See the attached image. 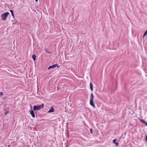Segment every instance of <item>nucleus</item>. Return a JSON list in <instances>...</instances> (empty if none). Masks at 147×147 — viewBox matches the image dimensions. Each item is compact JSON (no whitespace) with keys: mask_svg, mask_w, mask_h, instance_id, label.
<instances>
[{"mask_svg":"<svg viewBox=\"0 0 147 147\" xmlns=\"http://www.w3.org/2000/svg\"><path fill=\"white\" fill-rule=\"evenodd\" d=\"M140 121H141V122H142L144 123H145V121L144 120L141 119L140 120Z\"/></svg>","mask_w":147,"mask_h":147,"instance_id":"10","label":"nucleus"},{"mask_svg":"<svg viewBox=\"0 0 147 147\" xmlns=\"http://www.w3.org/2000/svg\"><path fill=\"white\" fill-rule=\"evenodd\" d=\"M146 141L147 142V135L146 136Z\"/></svg>","mask_w":147,"mask_h":147,"instance_id":"17","label":"nucleus"},{"mask_svg":"<svg viewBox=\"0 0 147 147\" xmlns=\"http://www.w3.org/2000/svg\"><path fill=\"white\" fill-rule=\"evenodd\" d=\"M146 35H147V30L144 33V35H143V37H144Z\"/></svg>","mask_w":147,"mask_h":147,"instance_id":"9","label":"nucleus"},{"mask_svg":"<svg viewBox=\"0 0 147 147\" xmlns=\"http://www.w3.org/2000/svg\"><path fill=\"white\" fill-rule=\"evenodd\" d=\"M3 95V93L2 92H0V96H2Z\"/></svg>","mask_w":147,"mask_h":147,"instance_id":"11","label":"nucleus"},{"mask_svg":"<svg viewBox=\"0 0 147 147\" xmlns=\"http://www.w3.org/2000/svg\"><path fill=\"white\" fill-rule=\"evenodd\" d=\"M90 98L91 99L90 101V104L94 108H95V106L94 102V96L92 93L91 94Z\"/></svg>","mask_w":147,"mask_h":147,"instance_id":"2","label":"nucleus"},{"mask_svg":"<svg viewBox=\"0 0 147 147\" xmlns=\"http://www.w3.org/2000/svg\"><path fill=\"white\" fill-rule=\"evenodd\" d=\"M144 124H145V125L147 126V122H145V123H144Z\"/></svg>","mask_w":147,"mask_h":147,"instance_id":"16","label":"nucleus"},{"mask_svg":"<svg viewBox=\"0 0 147 147\" xmlns=\"http://www.w3.org/2000/svg\"><path fill=\"white\" fill-rule=\"evenodd\" d=\"M29 112L32 116L34 118L35 117V115L33 111L32 110V109L31 111L30 110Z\"/></svg>","mask_w":147,"mask_h":147,"instance_id":"5","label":"nucleus"},{"mask_svg":"<svg viewBox=\"0 0 147 147\" xmlns=\"http://www.w3.org/2000/svg\"><path fill=\"white\" fill-rule=\"evenodd\" d=\"M48 52V53H50V52Z\"/></svg>","mask_w":147,"mask_h":147,"instance_id":"21","label":"nucleus"},{"mask_svg":"<svg viewBox=\"0 0 147 147\" xmlns=\"http://www.w3.org/2000/svg\"><path fill=\"white\" fill-rule=\"evenodd\" d=\"M43 107L44 104L42 103L41 105L38 106L34 105L33 107V109L34 111H38Z\"/></svg>","mask_w":147,"mask_h":147,"instance_id":"1","label":"nucleus"},{"mask_svg":"<svg viewBox=\"0 0 147 147\" xmlns=\"http://www.w3.org/2000/svg\"><path fill=\"white\" fill-rule=\"evenodd\" d=\"M54 111V109L52 108V107L50 109V110L48 111V113H52Z\"/></svg>","mask_w":147,"mask_h":147,"instance_id":"6","label":"nucleus"},{"mask_svg":"<svg viewBox=\"0 0 147 147\" xmlns=\"http://www.w3.org/2000/svg\"><path fill=\"white\" fill-rule=\"evenodd\" d=\"M90 87L91 90L92 91L93 90V86L92 83L91 82L90 84Z\"/></svg>","mask_w":147,"mask_h":147,"instance_id":"7","label":"nucleus"},{"mask_svg":"<svg viewBox=\"0 0 147 147\" xmlns=\"http://www.w3.org/2000/svg\"><path fill=\"white\" fill-rule=\"evenodd\" d=\"M8 113H9V112L7 111V112H5L4 114H5V115H6V114H7Z\"/></svg>","mask_w":147,"mask_h":147,"instance_id":"14","label":"nucleus"},{"mask_svg":"<svg viewBox=\"0 0 147 147\" xmlns=\"http://www.w3.org/2000/svg\"><path fill=\"white\" fill-rule=\"evenodd\" d=\"M9 14V12H6L3 13L1 15V20H6L7 16Z\"/></svg>","mask_w":147,"mask_h":147,"instance_id":"3","label":"nucleus"},{"mask_svg":"<svg viewBox=\"0 0 147 147\" xmlns=\"http://www.w3.org/2000/svg\"><path fill=\"white\" fill-rule=\"evenodd\" d=\"M90 131H91V133H92V129H90Z\"/></svg>","mask_w":147,"mask_h":147,"instance_id":"18","label":"nucleus"},{"mask_svg":"<svg viewBox=\"0 0 147 147\" xmlns=\"http://www.w3.org/2000/svg\"><path fill=\"white\" fill-rule=\"evenodd\" d=\"M36 55H33L32 56V58L34 61L36 60Z\"/></svg>","mask_w":147,"mask_h":147,"instance_id":"8","label":"nucleus"},{"mask_svg":"<svg viewBox=\"0 0 147 147\" xmlns=\"http://www.w3.org/2000/svg\"><path fill=\"white\" fill-rule=\"evenodd\" d=\"M38 0H35L36 2H37L38 1Z\"/></svg>","mask_w":147,"mask_h":147,"instance_id":"20","label":"nucleus"},{"mask_svg":"<svg viewBox=\"0 0 147 147\" xmlns=\"http://www.w3.org/2000/svg\"><path fill=\"white\" fill-rule=\"evenodd\" d=\"M116 146H118V143H115Z\"/></svg>","mask_w":147,"mask_h":147,"instance_id":"15","label":"nucleus"},{"mask_svg":"<svg viewBox=\"0 0 147 147\" xmlns=\"http://www.w3.org/2000/svg\"><path fill=\"white\" fill-rule=\"evenodd\" d=\"M12 14V16L13 17H14V14H13V13H12V14Z\"/></svg>","mask_w":147,"mask_h":147,"instance_id":"19","label":"nucleus"},{"mask_svg":"<svg viewBox=\"0 0 147 147\" xmlns=\"http://www.w3.org/2000/svg\"><path fill=\"white\" fill-rule=\"evenodd\" d=\"M57 67L58 68L59 67V66L57 64H54L51 66H49L48 68V69L49 70L51 69H54L56 67Z\"/></svg>","mask_w":147,"mask_h":147,"instance_id":"4","label":"nucleus"},{"mask_svg":"<svg viewBox=\"0 0 147 147\" xmlns=\"http://www.w3.org/2000/svg\"><path fill=\"white\" fill-rule=\"evenodd\" d=\"M9 11L11 13V14L13 13V11L12 10H10Z\"/></svg>","mask_w":147,"mask_h":147,"instance_id":"13","label":"nucleus"},{"mask_svg":"<svg viewBox=\"0 0 147 147\" xmlns=\"http://www.w3.org/2000/svg\"><path fill=\"white\" fill-rule=\"evenodd\" d=\"M117 140V139H114L113 141V142L114 143H116V141Z\"/></svg>","mask_w":147,"mask_h":147,"instance_id":"12","label":"nucleus"}]
</instances>
